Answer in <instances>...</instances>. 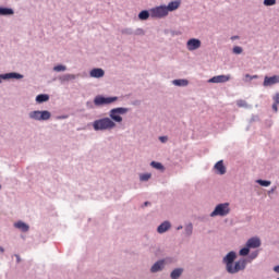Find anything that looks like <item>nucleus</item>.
Masks as SVG:
<instances>
[{"mask_svg": "<svg viewBox=\"0 0 279 279\" xmlns=\"http://www.w3.org/2000/svg\"><path fill=\"white\" fill-rule=\"evenodd\" d=\"M92 126L95 132H106L108 130H114V128H117V123L111 121L110 118L105 117V118L95 120L92 123Z\"/></svg>", "mask_w": 279, "mask_h": 279, "instance_id": "nucleus-1", "label": "nucleus"}, {"mask_svg": "<svg viewBox=\"0 0 279 279\" xmlns=\"http://www.w3.org/2000/svg\"><path fill=\"white\" fill-rule=\"evenodd\" d=\"M130 112V108L125 107H117L109 111V119L113 123H123V117L121 114H128Z\"/></svg>", "mask_w": 279, "mask_h": 279, "instance_id": "nucleus-2", "label": "nucleus"}, {"mask_svg": "<svg viewBox=\"0 0 279 279\" xmlns=\"http://www.w3.org/2000/svg\"><path fill=\"white\" fill-rule=\"evenodd\" d=\"M114 101H119V97L117 96H104V95H97L94 98V105L96 108H101L104 106H110L111 104H114Z\"/></svg>", "mask_w": 279, "mask_h": 279, "instance_id": "nucleus-3", "label": "nucleus"}, {"mask_svg": "<svg viewBox=\"0 0 279 279\" xmlns=\"http://www.w3.org/2000/svg\"><path fill=\"white\" fill-rule=\"evenodd\" d=\"M230 215V203H220L216 205L209 217H228Z\"/></svg>", "mask_w": 279, "mask_h": 279, "instance_id": "nucleus-4", "label": "nucleus"}, {"mask_svg": "<svg viewBox=\"0 0 279 279\" xmlns=\"http://www.w3.org/2000/svg\"><path fill=\"white\" fill-rule=\"evenodd\" d=\"M28 118L33 121H49L51 112L49 110H34L28 113Z\"/></svg>", "mask_w": 279, "mask_h": 279, "instance_id": "nucleus-5", "label": "nucleus"}, {"mask_svg": "<svg viewBox=\"0 0 279 279\" xmlns=\"http://www.w3.org/2000/svg\"><path fill=\"white\" fill-rule=\"evenodd\" d=\"M165 16H169V13L167 11V5L161 4L159 7H155L150 9L151 19H165Z\"/></svg>", "mask_w": 279, "mask_h": 279, "instance_id": "nucleus-6", "label": "nucleus"}, {"mask_svg": "<svg viewBox=\"0 0 279 279\" xmlns=\"http://www.w3.org/2000/svg\"><path fill=\"white\" fill-rule=\"evenodd\" d=\"M247 267V260L245 258H240L239 260L234 262L231 268H229V271L227 274H239V271H245V268Z\"/></svg>", "mask_w": 279, "mask_h": 279, "instance_id": "nucleus-7", "label": "nucleus"}, {"mask_svg": "<svg viewBox=\"0 0 279 279\" xmlns=\"http://www.w3.org/2000/svg\"><path fill=\"white\" fill-rule=\"evenodd\" d=\"M236 258H238V255H236V252H234V251H230L222 258V265L226 266V271L227 272L232 268V266L234 265Z\"/></svg>", "mask_w": 279, "mask_h": 279, "instance_id": "nucleus-8", "label": "nucleus"}, {"mask_svg": "<svg viewBox=\"0 0 279 279\" xmlns=\"http://www.w3.org/2000/svg\"><path fill=\"white\" fill-rule=\"evenodd\" d=\"M24 75L19 72H9L4 74H0V84H3V81L10 80H23Z\"/></svg>", "mask_w": 279, "mask_h": 279, "instance_id": "nucleus-9", "label": "nucleus"}, {"mask_svg": "<svg viewBox=\"0 0 279 279\" xmlns=\"http://www.w3.org/2000/svg\"><path fill=\"white\" fill-rule=\"evenodd\" d=\"M202 47V40L198 38H191L186 41L187 51H197Z\"/></svg>", "mask_w": 279, "mask_h": 279, "instance_id": "nucleus-10", "label": "nucleus"}, {"mask_svg": "<svg viewBox=\"0 0 279 279\" xmlns=\"http://www.w3.org/2000/svg\"><path fill=\"white\" fill-rule=\"evenodd\" d=\"M226 82H230V75H217L208 80L209 84H226Z\"/></svg>", "mask_w": 279, "mask_h": 279, "instance_id": "nucleus-11", "label": "nucleus"}, {"mask_svg": "<svg viewBox=\"0 0 279 279\" xmlns=\"http://www.w3.org/2000/svg\"><path fill=\"white\" fill-rule=\"evenodd\" d=\"M276 84H279V75H272V76H265L264 77L263 86L265 88H267L269 86H276Z\"/></svg>", "mask_w": 279, "mask_h": 279, "instance_id": "nucleus-12", "label": "nucleus"}, {"mask_svg": "<svg viewBox=\"0 0 279 279\" xmlns=\"http://www.w3.org/2000/svg\"><path fill=\"white\" fill-rule=\"evenodd\" d=\"M246 245L248 246L250 250H256V248L260 247V245H262L260 238L254 236V238L248 239L246 241Z\"/></svg>", "mask_w": 279, "mask_h": 279, "instance_id": "nucleus-13", "label": "nucleus"}, {"mask_svg": "<svg viewBox=\"0 0 279 279\" xmlns=\"http://www.w3.org/2000/svg\"><path fill=\"white\" fill-rule=\"evenodd\" d=\"M104 75H106V71L101 68H94L89 71V77H94L95 80H100Z\"/></svg>", "mask_w": 279, "mask_h": 279, "instance_id": "nucleus-14", "label": "nucleus"}, {"mask_svg": "<svg viewBox=\"0 0 279 279\" xmlns=\"http://www.w3.org/2000/svg\"><path fill=\"white\" fill-rule=\"evenodd\" d=\"M214 169L218 175H226L227 169L223 165V160H219L215 163Z\"/></svg>", "mask_w": 279, "mask_h": 279, "instance_id": "nucleus-15", "label": "nucleus"}, {"mask_svg": "<svg viewBox=\"0 0 279 279\" xmlns=\"http://www.w3.org/2000/svg\"><path fill=\"white\" fill-rule=\"evenodd\" d=\"M162 269H165V259H159L150 267V274H158Z\"/></svg>", "mask_w": 279, "mask_h": 279, "instance_id": "nucleus-16", "label": "nucleus"}, {"mask_svg": "<svg viewBox=\"0 0 279 279\" xmlns=\"http://www.w3.org/2000/svg\"><path fill=\"white\" fill-rule=\"evenodd\" d=\"M80 74H63L59 76L60 84H66V82H73V80H77Z\"/></svg>", "mask_w": 279, "mask_h": 279, "instance_id": "nucleus-17", "label": "nucleus"}, {"mask_svg": "<svg viewBox=\"0 0 279 279\" xmlns=\"http://www.w3.org/2000/svg\"><path fill=\"white\" fill-rule=\"evenodd\" d=\"M168 230H171V222L166 220L157 227L158 234H165Z\"/></svg>", "mask_w": 279, "mask_h": 279, "instance_id": "nucleus-18", "label": "nucleus"}, {"mask_svg": "<svg viewBox=\"0 0 279 279\" xmlns=\"http://www.w3.org/2000/svg\"><path fill=\"white\" fill-rule=\"evenodd\" d=\"M182 1L181 0H174L168 3V5H166V10L169 14V12H175V10H178L181 5Z\"/></svg>", "mask_w": 279, "mask_h": 279, "instance_id": "nucleus-19", "label": "nucleus"}, {"mask_svg": "<svg viewBox=\"0 0 279 279\" xmlns=\"http://www.w3.org/2000/svg\"><path fill=\"white\" fill-rule=\"evenodd\" d=\"M0 16H14V9L0 7Z\"/></svg>", "mask_w": 279, "mask_h": 279, "instance_id": "nucleus-20", "label": "nucleus"}, {"mask_svg": "<svg viewBox=\"0 0 279 279\" xmlns=\"http://www.w3.org/2000/svg\"><path fill=\"white\" fill-rule=\"evenodd\" d=\"M14 228L21 230V232H29V225L23 222L22 220L15 222Z\"/></svg>", "mask_w": 279, "mask_h": 279, "instance_id": "nucleus-21", "label": "nucleus"}, {"mask_svg": "<svg viewBox=\"0 0 279 279\" xmlns=\"http://www.w3.org/2000/svg\"><path fill=\"white\" fill-rule=\"evenodd\" d=\"M49 99H50L49 94H39L36 96L35 101L36 104H47Z\"/></svg>", "mask_w": 279, "mask_h": 279, "instance_id": "nucleus-22", "label": "nucleus"}, {"mask_svg": "<svg viewBox=\"0 0 279 279\" xmlns=\"http://www.w3.org/2000/svg\"><path fill=\"white\" fill-rule=\"evenodd\" d=\"M137 16L140 21H147L151 16V10H142Z\"/></svg>", "mask_w": 279, "mask_h": 279, "instance_id": "nucleus-23", "label": "nucleus"}, {"mask_svg": "<svg viewBox=\"0 0 279 279\" xmlns=\"http://www.w3.org/2000/svg\"><path fill=\"white\" fill-rule=\"evenodd\" d=\"M173 86L184 87L189 86V80L186 78H177L172 81Z\"/></svg>", "mask_w": 279, "mask_h": 279, "instance_id": "nucleus-24", "label": "nucleus"}, {"mask_svg": "<svg viewBox=\"0 0 279 279\" xmlns=\"http://www.w3.org/2000/svg\"><path fill=\"white\" fill-rule=\"evenodd\" d=\"M182 274H184V268H175L171 271L170 278L178 279L180 276H182Z\"/></svg>", "mask_w": 279, "mask_h": 279, "instance_id": "nucleus-25", "label": "nucleus"}, {"mask_svg": "<svg viewBox=\"0 0 279 279\" xmlns=\"http://www.w3.org/2000/svg\"><path fill=\"white\" fill-rule=\"evenodd\" d=\"M184 234L185 236H192L193 235V223L190 222L184 227Z\"/></svg>", "mask_w": 279, "mask_h": 279, "instance_id": "nucleus-26", "label": "nucleus"}, {"mask_svg": "<svg viewBox=\"0 0 279 279\" xmlns=\"http://www.w3.org/2000/svg\"><path fill=\"white\" fill-rule=\"evenodd\" d=\"M150 167H153V169H157V171H165V166L158 161H151Z\"/></svg>", "mask_w": 279, "mask_h": 279, "instance_id": "nucleus-27", "label": "nucleus"}, {"mask_svg": "<svg viewBox=\"0 0 279 279\" xmlns=\"http://www.w3.org/2000/svg\"><path fill=\"white\" fill-rule=\"evenodd\" d=\"M250 246L247 244H245L244 247H242L240 251H239V256H250Z\"/></svg>", "mask_w": 279, "mask_h": 279, "instance_id": "nucleus-28", "label": "nucleus"}, {"mask_svg": "<svg viewBox=\"0 0 279 279\" xmlns=\"http://www.w3.org/2000/svg\"><path fill=\"white\" fill-rule=\"evenodd\" d=\"M52 71H54L56 73H62V72L66 71V65H64V64L54 65L52 68Z\"/></svg>", "mask_w": 279, "mask_h": 279, "instance_id": "nucleus-29", "label": "nucleus"}, {"mask_svg": "<svg viewBox=\"0 0 279 279\" xmlns=\"http://www.w3.org/2000/svg\"><path fill=\"white\" fill-rule=\"evenodd\" d=\"M255 258H258V251H254L244 259L247 260V263H252V260H255Z\"/></svg>", "mask_w": 279, "mask_h": 279, "instance_id": "nucleus-30", "label": "nucleus"}, {"mask_svg": "<svg viewBox=\"0 0 279 279\" xmlns=\"http://www.w3.org/2000/svg\"><path fill=\"white\" fill-rule=\"evenodd\" d=\"M256 183L259 184V186H271V181L269 180H263V179H258L256 180Z\"/></svg>", "mask_w": 279, "mask_h": 279, "instance_id": "nucleus-31", "label": "nucleus"}, {"mask_svg": "<svg viewBox=\"0 0 279 279\" xmlns=\"http://www.w3.org/2000/svg\"><path fill=\"white\" fill-rule=\"evenodd\" d=\"M148 180H151V173L148 172L140 174L141 182H148Z\"/></svg>", "mask_w": 279, "mask_h": 279, "instance_id": "nucleus-32", "label": "nucleus"}, {"mask_svg": "<svg viewBox=\"0 0 279 279\" xmlns=\"http://www.w3.org/2000/svg\"><path fill=\"white\" fill-rule=\"evenodd\" d=\"M121 34H123V36H134V31L132 28H122Z\"/></svg>", "mask_w": 279, "mask_h": 279, "instance_id": "nucleus-33", "label": "nucleus"}, {"mask_svg": "<svg viewBox=\"0 0 279 279\" xmlns=\"http://www.w3.org/2000/svg\"><path fill=\"white\" fill-rule=\"evenodd\" d=\"M232 52H233L235 56H241V53H243V47H241V46H235V47H233Z\"/></svg>", "mask_w": 279, "mask_h": 279, "instance_id": "nucleus-34", "label": "nucleus"}, {"mask_svg": "<svg viewBox=\"0 0 279 279\" xmlns=\"http://www.w3.org/2000/svg\"><path fill=\"white\" fill-rule=\"evenodd\" d=\"M263 3L266 8H270L271 5H276V0H264Z\"/></svg>", "mask_w": 279, "mask_h": 279, "instance_id": "nucleus-35", "label": "nucleus"}, {"mask_svg": "<svg viewBox=\"0 0 279 279\" xmlns=\"http://www.w3.org/2000/svg\"><path fill=\"white\" fill-rule=\"evenodd\" d=\"M133 36H145V29L137 28L134 31Z\"/></svg>", "mask_w": 279, "mask_h": 279, "instance_id": "nucleus-36", "label": "nucleus"}, {"mask_svg": "<svg viewBox=\"0 0 279 279\" xmlns=\"http://www.w3.org/2000/svg\"><path fill=\"white\" fill-rule=\"evenodd\" d=\"M236 106L239 108H248L247 101H245V100H238Z\"/></svg>", "mask_w": 279, "mask_h": 279, "instance_id": "nucleus-37", "label": "nucleus"}, {"mask_svg": "<svg viewBox=\"0 0 279 279\" xmlns=\"http://www.w3.org/2000/svg\"><path fill=\"white\" fill-rule=\"evenodd\" d=\"M86 108H88L89 110H93L95 108V102L93 101H87L86 102Z\"/></svg>", "mask_w": 279, "mask_h": 279, "instance_id": "nucleus-38", "label": "nucleus"}, {"mask_svg": "<svg viewBox=\"0 0 279 279\" xmlns=\"http://www.w3.org/2000/svg\"><path fill=\"white\" fill-rule=\"evenodd\" d=\"M256 121H259L258 116H252V118L250 119V123H256Z\"/></svg>", "mask_w": 279, "mask_h": 279, "instance_id": "nucleus-39", "label": "nucleus"}, {"mask_svg": "<svg viewBox=\"0 0 279 279\" xmlns=\"http://www.w3.org/2000/svg\"><path fill=\"white\" fill-rule=\"evenodd\" d=\"M276 189H278V186H272L269 191H268V195H274V193H276Z\"/></svg>", "mask_w": 279, "mask_h": 279, "instance_id": "nucleus-40", "label": "nucleus"}, {"mask_svg": "<svg viewBox=\"0 0 279 279\" xmlns=\"http://www.w3.org/2000/svg\"><path fill=\"white\" fill-rule=\"evenodd\" d=\"M159 141H160V143H167V141H169V137H167V136H160V137H159Z\"/></svg>", "mask_w": 279, "mask_h": 279, "instance_id": "nucleus-41", "label": "nucleus"}, {"mask_svg": "<svg viewBox=\"0 0 279 279\" xmlns=\"http://www.w3.org/2000/svg\"><path fill=\"white\" fill-rule=\"evenodd\" d=\"M147 206H151V202L149 201L144 202V204L142 205V208H145Z\"/></svg>", "mask_w": 279, "mask_h": 279, "instance_id": "nucleus-42", "label": "nucleus"}, {"mask_svg": "<svg viewBox=\"0 0 279 279\" xmlns=\"http://www.w3.org/2000/svg\"><path fill=\"white\" fill-rule=\"evenodd\" d=\"M272 110H274L275 112H278V102H275V104L272 105Z\"/></svg>", "mask_w": 279, "mask_h": 279, "instance_id": "nucleus-43", "label": "nucleus"}, {"mask_svg": "<svg viewBox=\"0 0 279 279\" xmlns=\"http://www.w3.org/2000/svg\"><path fill=\"white\" fill-rule=\"evenodd\" d=\"M276 104H279V93L276 94V96L274 97Z\"/></svg>", "mask_w": 279, "mask_h": 279, "instance_id": "nucleus-44", "label": "nucleus"}, {"mask_svg": "<svg viewBox=\"0 0 279 279\" xmlns=\"http://www.w3.org/2000/svg\"><path fill=\"white\" fill-rule=\"evenodd\" d=\"M14 256H15V258H16V263H17V264L21 263V255L15 254Z\"/></svg>", "mask_w": 279, "mask_h": 279, "instance_id": "nucleus-45", "label": "nucleus"}, {"mask_svg": "<svg viewBox=\"0 0 279 279\" xmlns=\"http://www.w3.org/2000/svg\"><path fill=\"white\" fill-rule=\"evenodd\" d=\"M239 36L238 35H233V36H231V40H239Z\"/></svg>", "mask_w": 279, "mask_h": 279, "instance_id": "nucleus-46", "label": "nucleus"}, {"mask_svg": "<svg viewBox=\"0 0 279 279\" xmlns=\"http://www.w3.org/2000/svg\"><path fill=\"white\" fill-rule=\"evenodd\" d=\"M245 78L248 80V82H252V75L245 74Z\"/></svg>", "mask_w": 279, "mask_h": 279, "instance_id": "nucleus-47", "label": "nucleus"}, {"mask_svg": "<svg viewBox=\"0 0 279 279\" xmlns=\"http://www.w3.org/2000/svg\"><path fill=\"white\" fill-rule=\"evenodd\" d=\"M57 119H69V116H59Z\"/></svg>", "mask_w": 279, "mask_h": 279, "instance_id": "nucleus-48", "label": "nucleus"}, {"mask_svg": "<svg viewBox=\"0 0 279 279\" xmlns=\"http://www.w3.org/2000/svg\"><path fill=\"white\" fill-rule=\"evenodd\" d=\"M251 80H258V75H252Z\"/></svg>", "mask_w": 279, "mask_h": 279, "instance_id": "nucleus-49", "label": "nucleus"}, {"mask_svg": "<svg viewBox=\"0 0 279 279\" xmlns=\"http://www.w3.org/2000/svg\"><path fill=\"white\" fill-rule=\"evenodd\" d=\"M0 252L1 254H3V252H5V248H3V246H0Z\"/></svg>", "mask_w": 279, "mask_h": 279, "instance_id": "nucleus-50", "label": "nucleus"}, {"mask_svg": "<svg viewBox=\"0 0 279 279\" xmlns=\"http://www.w3.org/2000/svg\"><path fill=\"white\" fill-rule=\"evenodd\" d=\"M182 228H184L183 226H179L177 227V230H182Z\"/></svg>", "mask_w": 279, "mask_h": 279, "instance_id": "nucleus-51", "label": "nucleus"}, {"mask_svg": "<svg viewBox=\"0 0 279 279\" xmlns=\"http://www.w3.org/2000/svg\"><path fill=\"white\" fill-rule=\"evenodd\" d=\"M172 36H175V32H172Z\"/></svg>", "mask_w": 279, "mask_h": 279, "instance_id": "nucleus-52", "label": "nucleus"}, {"mask_svg": "<svg viewBox=\"0 0 279 279\" xmlns=\"http://www.w3.org/2000/svg\"><path fill=\"white\" fill-rule=\"evenodd\" d=\"M1 189H2V186H1V184H0V191H1Z\"/></svg>", "mask_w": 279, "mask_h": 279, "instance_id": "nucleus-53", "label": "nucleus"}]
</instances>
